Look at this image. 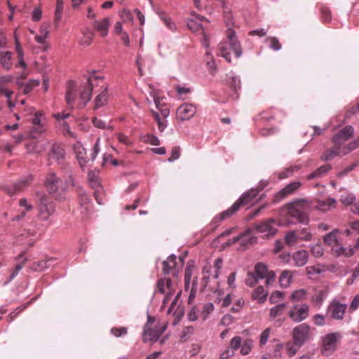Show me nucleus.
<instances>
[{
	"instance_id": "c85d7f7f",
	"label": "nucleus",
	"mask_w": 359,
	"mask_h": 359,
	"mask_svg": "<svg viewBox=\"0 0 359 359\" xmlns=\"http://www.w3.org/2000/svg\"><path fill=\"white\" fill-rule=\"evenodd\" d=\"M308 252L304 250H300L294 253L292 259L297 266H304L308 261Z\"/></svg>"
},
{
	"instance_id": "dca6fc26",
	"label": "nucleus",
	"mask_w": 359,
	"mask_h": 359,
	"mask_svg": "<svg viewBox=\"0 0 359 359\" xmlns=\"http://www.w3.org/2000/svg\"><path fill=\"white\" fill-rule=\"evenodd\" d=\"M347 305L346 304H341L337 300L334 299L332 301L327 308V313L330 314V316L336 320H342L346 309Z\"/></svg>"
},
{
	"instance_id": "79ce46f5",
	"label": "nucleus",
	"mask_w": 359,
	"mask_h": 359,
	"mask_svg": "<svg viewBox=\"0 0 359 359\" xmlns=\"http://www.w3.org/2000/svg\"><path fill=\"white\" fill-rule=\"evenodd\" d=\"M286 308V304H279L270 309L269 316L272 319L281 316Z\"/></svg>"
},
{
	"instance_id": "5701e85b",
	"label": "nucleus",
	"mask_w": 359,
	"mask_h": 359,
	"mask_svg": "<svg viewBox=\"0 0 359 359\" xmlns=\"http://www.w3.org/2000/svg\"><path fill=\"white\" fill-rule=\"evenodd\" d=\"M259 193V190L258 188L251 189L247 192L244 193L236 201V203L241 207H243L248 204H249Z\"/></svg>"
},
{
	"instance_id": "f8f14e48",
	"label": "nucleus",
	"mask_w": 359,
	"mask_h": 359,
	"mask_svg": "<svg viewBox=\"0 0 359 359\" xmlns=\"http://www.w3.org/2000/svg\"><path fill=\"white\" fill-rule=\"evenodd\" d=\"M292 336L294 341L303 346L309 339L310 327L305 323L300 324L293 329Z\"/></svg>"
},
{
	"instance_id": "aec40b11",
	"label": "nucleus",
	"mask_w": 359,
	"mask_h": 359,
	"mask_svg": "<svg viewBox=\"0 0 359 359\" xmlns=\"http://www.w3.org/2000/svg\"><path fill=\"white\" fill-rule=\"evenodd\" d=\"M151 95L154 98L156 109L160 111L159 114H161L163 118H166L170 114V109L167 104L163 102L164 97H159L156 92H151Z\"/></svg>"
},
{
	"instance_id": "58836bf2",
	"label": "nucleus",
	"mask_w": 359,
	"mask_h": 359,
	"mask_svg": "<svg viewBox=\"0 0 359 359\" xmlns=\"http://www.w3.org/2000/svg\"><path fill=\"white\" fill-rule=\"evenodd\" d=\"M150 112L152 117L157 123L158 129L160 132H163L167 127L166 121L163 120L164 118L161 116V114L158 113L157 111L151 109Z\"/></svg>"
},
{
	"instance_id": "774afa93",
	"label": "nucleus",
	"mask_w": 359,
	"mask_h": 359,
	"mask_svg": "<svg viewBox=\"0 0 359 359\" xmlns=\"http://www.w3.org/2000/svg\"><path fill=\"white\" fill-rule=\"evenodd\" d=\"M116 137L118 142L125 145L131 146L133 144V142L129 139V137L123 133H118Z\"/></svg>"
},
{
	"instance_id": "bf43d9fd",
	"label": "nucleus",
	"mask_w": 359,
	"mask_h": 359,
	"mask_svg": "<svg viewBox=\"0 0 359 359\" xmlns=\"http://www.w3.org/2000/svg\"><path fill=\"white\" fill-rule=\"evenodd\" d=\"M11 137L13 140L15 145H18L22 143L26 138L25 135L22 133H11Z\"/></svg>"
},
{
	"instance_id": "e2e57ef3",
	"label": "nucleus",
	"mask_w": 359,
	"mask_h": 359,
	"mask_svg": "<svg viewBox=\"0 0 359 359\" xmlns=\"http://www.w3.org/2000/svg\"><path fill=\"white\" fill-rule=\"evenodd\" d=\"M297 238L298 235H297L294 232L291 231L285 235V241L287 245H292Z\"/></svg>"
},
{
	"instance_id": "a211bd4d",
	"label": "nucleus",
	"mask_w": 359,
	"mask_h": 359,
	"mask_svg": "<svg viewBox=\"0 0 359 359\" xmlns=\"http://www.w3.org/2000/svg\"><path fill=\"white\" fill-rule=\"evenodd\" d=\"M354 133V128L351 126H346L344 128L340 129L337 133L332 137V142L337 143L338 145L340 142H346L350 138H351Z\"/></svg>"
},
{
	"instance_id": "6e6552de",
	"label": "nucleus",
	"mask_w": 359,
	"mask_h": 359,
	"mask_svg": "<svg viewBox=\"0 0 359 359\" xmlns=\"http://www.w3.org/2000/svg\"><path fill=\"white\" fill-rule=\"evenodd\" d=\"M55 212V205L52 200L46 194L39 199V215L41 219L47 220Z\"/></svg>"
},
{
	"instance_id": "13d9d810",
	"label": "nucleus",
	"mask_w": 359,
	"mask_h": 359,
	"mask_svg": "<svg viewBox=\"0 0 359 359\" xmlns=\"http://www.w3.org/2000/svg\"><path fill=\"white\" fill-rule=\"evenodd\" d=\"M39 85V81L38 80H31L24 86L23 93L25 94H29L34 87Z\"/></svg>"
},
{
	"instance_id": "c03bdc74",
	"label": "nucleus",
	"mask_w": 359,
	"mask_h": 359,
	"mask_svg": "<svg viewBox=\"0 0 359 359\" xmlns=\"http://www.w3.org/2000/svg\"><path fill=\"white\" fill-rule=\"evenodd\" d=\"M269 271L266 265L262 263H258L255 266V271L253 272L259 279H264L267 275Z\"/></svg>"
},
{
	"instance_id": "4c0bfd02",
	"label": "nucleus",
	"mask_w": 359,
	"mask_h": 359,
	"mask_svg": "<svg viewBox=\"0 0 359 359\" xmlns=\"http://www.w3.org/2000/svg\"><path fill=\"white\" fill-rule=\"evenodd\" d=\"M35 138L36 136L32 137V139L25 144L28 152L39 153L43 150L44 148L39 144Z\"/></svg>"
},
{
	"instance_id": "ea45409f",
	"label": "nucleus",
	"mask_w": 359,
	"mask_h": 359,
	"mask_svg": "<svg viewBox=\"0 0 359 359\" xmlns=\"http://www.w3.org/2000/svg\"><path fill=\"white\" fill-rule=\"evenodd\" d=\"M107 88H104L103 91L100 93L95 100V109H97L100 107L104 106L107 102Z\"/></svg>"
},
{
	"instance_id": "c756f323",
	"label": "nucleus",
	"mask_w": 359,
	"mask_h": 359,
	"mask_svg": "<svg viewBox=\"0 0 359 359\" xmlns=\"http://www.w3.org/2000/svg\"><path fill=\"white\" fill-rule=\"evenodd\" d=\"M172 280L170 278H161L156 283V291L161 294H165L168 290V292L172 290Z\"/></svg>"
},
{
	"instance_id": "a19ab883",
	"label": "nucleus",
	"mask_w": 359,
	"mask_h": 359,
	"mask_svg": "<svg viewBox=\"0 0 359 359\" xmlns=\"http://www.w3.org/2000/svg\"><path fill=\"white\" fill-rule=\"evenodd\" d=\"M301 346H302V345L297 344V342L293 340L288 341L285 344L286 353L290 357H292L297 353Z\"/></svg>"
},
{
	"instance_id": "0eeeda50",
	"label": "nucleus",
	"mask_w": 359,
	"mask_h": 359,
	"mask_svg": "<svg viewBox=\"0 0 359 359\" xmlns=\"http://www.w3.org/2000/svg\"><path fill=\"white\" fill-rule=\"evenodd\" d=\"M341 338L339 332H332L322 338L321 353L324 355H331L337 348V341Z\"/></svg>"
},
{
	"instance_id": "f257e3e1",
	"label": "nucleus",
	"mask_w": 359,
	"mask_h": 359,
	"mask_svg": "<svg viewBox=\"0 0 359 359\" xmlns=\"http://www.w3.org/2000/svg\"><path fill=\"white\" fill-rule=\"evenodd\" d=\"M242 53V47L234 30L229 27L226 32V39L218 44L217 55L224 57L228 62H231L232 57L237 59Z\"/></svg>"
},
{
	"instance_id": "3c124183",
	"label": "nucleus",
	"mask_w": 359,
	"mask_h": 359,
	"mask_svg": "<svg viewBox=\"0 0 359 359\" xmlns=\"http://www.w3.org/2000/svg\"><path fill=\"white\" fill-rule=\"evenodd\" d=\"M259 280L258 277L253 272H250L247 274L245 283L252 287L258 283Z\"/></svg>"
},
{
	"instance_id": "052dcab7",
	"label": "nucleus",
	"mask_w": 359,
	"mask_h": 359,
	"mask_svg": "<svg viewBox=\"0 0 359 359\" xmlns=\"http://www.w3.org/2000/svg\"><path fill=\"white\" fill-rule=\"evenodd\" d=\"M127 328L125 327H113L111 330V333L116 337H120L127 334Z\"/></svg>"
},
{
	"instance_id": "4d7b16f0",
	"label": "nucleus",
	"mask_w": 359,
	"mask_h": 359,
	"mask_svg": "<svg viewBox=\"0 0 359 359\" xmlns=\"http://www.w3.org/2000/svg\"><path fill=\"white\" fill-rule=\"evenodd\" d=\"M284 299V294L279 291H275L272 292L269 297V302L271 304H276L279 300Z\"/></svg>"
},
{
	"instance_id": "2f4dec72",
	"label": "nucleus",
	"mask_w": 359,
	"mask_h": 359,
	"mask_svg": "<svg viewBox=\"0 0 359 359\" xmlns=\"http://www.w3.org/2000/svg\"><path fill=\"white\" fill-rule=\"evenodd\" d=\"M64 156L65 151L61 146L58 144L53 145L50 153V156L52 158L55 159L59 163H61L64 160Z\"/></svg>"
},
{
	"instance_id": "49530a36",
	"label": "nucleus",
	"mask_w": 359,
	"mask_h": 359,
	"mask_svg": "<svg viewBox=\"0 0 359 359\" xmlns=\"http://www.w3.org/2000/svg\"><path fill=\"white\" fill-rule=\"evenodd\" d=\"M306 292L304 289L297 290L294 291L291 296L290 299L294 302H299L306 299Z\"/></svg>"
},
{
	"instance_id": "4be33fe9",
	"label": "nucleus",
	"mask_w": 359,
	"mask_h": 359,
	"mask_svg": "<svg viewBox=\"0 0 359 359\" xmlns=\"http://www.w3.org/2000/svg\"><path fill=\"white\" fill-rule=\"evenodd\" d=\"M204 21L208 22V20L205 17L200 15L194 17V15H193V18L188 19L187 26L192 32L201 31V33H203L201 22Z\"/></svg>"
},
{
	"instance_id": "20e7f679",
	"label": "nucleus",
	"mask_w": 359,
	"mask_h": 359,
	"mask_svg": "<svg viewBox=\"0 0 359 359\" xmlns=\"http://www.w3.org/2000/svg\"><path fill=\"white\" fill-rule=\"evenodd\" d=\"M257 238L255 236L252 230L248 229L238 236H235L231 239H229L226 243V246L238 244L241 247H247L248 245H253L257 244Z\"/></svg>"
},
{
	"instance_id": "338daca9",
	"label": "nucleus",
	"mask_w": 359,
	"mask_h": 359,
	"mask_svg": "<svg viewBox=\"0 0 359 359\" xmlns=\"http://www.w3.org/2000/svg\"><path fill=\"white\" fill-rule=\"evenodd\" d=\"M48 267L46 261H39L34 262L32 266V269L34 271H43Z\"/></svg>"
},
{
	"instance_id": "8fccbe9b",
	"label": "nucleus",
	"mask_w": 359,
	"mask_h": 359,
	"mask_svg": "<svg viewBox=\"0 0 359 359\" xmlns=\"http://www.w3.org/2000/svg\"><path fill=\"white\" fill-rule=\"evenodd\" d=\"M355 199V196L353 194L344 193L343 194L341 195L340 201L343 204L348 205L352 204L354 202Z\"/></svg>"
},
{
	"instance_id": "f704fd0d",
	"label": "nucleus",
	"mask_w": 359,
	"mask_h": 359,
	"mask_svg": "<svg viewBox=\"0 0 359 359\" xmlns=\"http://www.w3.org/2000/svg\"><path fill=\"white\" fill-rule=\"evenodd\" d=\"M330 169H331L330 165H329V164L323 165L320 166V168H318V169H316L313 172H311V174H309L307 176V180H313L316 178L320 177L324 174L327 172Z\"/></svg>"
},
{
	"instance_id": "603ef678",
	"label": "nucleus",
	"mask_w": 359,
	"mask_h": 359,
	"mask_svg": "<svg viewBox=\"0 0 359 359\" xmlns=\"http://www.w3.org/2000/svg\"><path fill=\"white\" fill-rule=\"evenodd\" d=\"M266 41L269 43V46L274 50H279L282 47L281 43L276 37H268Z\"/></svg>"
},
{
	"instance_id": "4468645a",
	"label": "nucleus",
	"mask_w": 359,
	"mask_h": 359,
	"mask_svg": "<svg viewBox=\"0 0 359 359\" xmlns=\"http://www.w3.org/2000/svg\"><path fill=\"white\" fill-rule=\"evenodd\" d=\"M33 175H27L21 177L11 188H7V193L11 195L17 194L27 189L33 181Z\"/></svg>"
},
{
	"instance_id": "0e129e2a",
	"label": "nucleus",
	"mask_w": 359,
	"mask_h": 359,
	"mask_svg": "<svg viewBox=\"0 0 359 359\" xmlns=\"http://www.w3.org/2000/svg\"><path fill=\"white\" fill-rule=\"evenodd\" d=\"M191 276H192V269L191 267L187 266L185 269V272H184V284H185L186 289H188V287L189 286Z\"/></svg>"
},
{
	"instance_id": "9b49d317",
	"label": "nucleus",
	"mask_w": 359,
	"mask_h": 359,
	"mask_svg": "<svg viewBox=\"0 0 359 359\" xmlns=\"http://www.w3.org/2000/svg\"><path fill=\"white\" fill-rule=\"evenodd\" d=\"M97 79V76H92L88 78L87 83L80 86L79 102V104L84 107L90 101L91 93L94 86V81Z\"/></svg>"
},
{
	"instance_id": "6ab92c4d",
	"label": "nucleus",
	"mask_w": 359,
	"mask_h": 359,
	"mask_svg": "<svg viewBox=\"0 0 359 359\" xmlns=\"http://www.w3.org/2000/svg\"><path fill=\"white\" fill-rule=\"evenodd\" d=\"M241 209V207L235 202L229 208L216 215L212 220L211 224L216 226L224 219L230 218Z\"/></svg>"
},
{
	"instance_id": "6e6d98bb",
	"label": "nucleus",
	"mask_w": 359,
	"mask_h": 359,
	"mask_svg": "<svg viewBox=\"0 0 359 359\" xmlns=\"http://www.w3.org/2000/svg\"><path fill=\"white\" fill-rule=\"evenodd\" d=\"M321 18L324 23H328L332 20L331 13L326 7H322L320 9Z\"/></svg>"
},
{
	"instance_id": "473e14b6",
	"label": "nucleus",
	"mask_w": 359,
	"mask_h": 359,
	"mask_svg": "<svg viewBox=\"0 0 359 359\" xmlns=\"http://www.w3.org/2000/svg\"><path fill=\"white\" fill-rule=\"evenodd\" d=\"M336 204V200L334 198H329L326 201L316 200V208L322 211H327L332 208H334Z\"/></svg>"
},
{
	"instance_id": "412c9836",
	"label": "nucleus",
	"mask_w": 359,
	"mask_h": 359,
	"mask_svg": "<svg viewBox=\"0 0 359 359\" xmlns=\"http://www.w3.org/2000/svg\"><path fill=\"white\" fill-rule=\"evenodd\" d=\"M275 223L274 219H269L256 226V231L259 233H265V236H273L276 233V229L272 225Z\"/></svg>"
},
{
	"instance_id": "c9c22d12",
	"label": "nucleus",
	"mask_w": 359,
	"mask_h": 359,
	"mask_svg": "<svg viewBox=\"0 0 359 359\" xmlns=\"http://www.w3.org/2000/svg\"><path fill=\"white\" fill-rule=\"evenodd\" d=\"M268 292L264 290L263 286H259L253 292L252 298L253 299H257L259 303H263L266 301Z\"/></svg>"
},
{
	"instance_id": "7c9ffc66",
	"label": "nucleus",
	"mask_w": 359,
	"mask_h": 359,
	"mask_svg": "<svg viewBox=\"0 0 359 359\" xmlns=\"http://www.w3.org/2000/svg\"><path fill=\"white\" fill-rule=\"evenodd\" d=\"M19 205L23 209L19 215H16L13 218V220L15 221H20L23 219L26 216L27 212H29L33 209V206L27 203L26 198H21L19 201Z\"/></svg>"
},
{
	"instance_id": "ddd939ff",
	"label": "nucleus",
	"mask_w": 359,
	"mask_h": 359,
	"mask_svg": "<svg viewBox=\"0 0 359 359\" xmlns=\"http://www.w3.org/2000/svg\"><path fill=\"white\" fill-rule=\"evenodd\" d=\"M302 182L299 181H294L290 183L275 194L273 202L274 203H277L288 196L293 194L302 187Z\"/></svg>"
},
{
	"instance_id": "9d476101",
	"label": "nucleus",
	"mask_w": 359,
	"mask_h": 359,
	"mask_svg": "<svg viewBox=\"0 0 359 359\" xmlns=\"http://www.w3.org/2000/svg\"><path fill=\"white\" fill-rule=\"evenodd\" d=\"M167 323L161 327L156 326L154 328L148 327V325H144L142 333V341L146 343L150 341H157L161 334L167 329Z\"/></svg>"
},
{
	"instance_id": "423d86ee",
	"label": "nucleus",
	"mask_w": 359,
	"mask_h": 359,
	"mask_svg": "<svg viewBox=\"0 0 359 359\" xmlns=\"http://www.w3.org/2000/svg\"><path fill=\"white\" fill-rule=\"evenodd\" d=\"M309 306L307 304H296L290 308L287 315L292 321L300 323L308 318Z\"/></svg>"
},
{
	"instance_id": "b1692460",
	"label": "nucleus",
	"mask_w": 359,
	"mask_h": 359,
	"mask_svg": "<svg viewBox=\"0 0 359 359\" xmlns=\"http://www.w3.org/2000/svg\"><path fill=\"white\" fill-rule=\"evenodd\" d=\"M109 25V18H104L101 20H95L93 22V27L100 33L101 36L104 37L108 34Z\"/></svg>"
},
{
	"instance_id": "cd10ccee",
	"label": "nucleus",
	"mask_w": 359,
	"mask_h": 359,
	"mask_svg": "<svg viewBox=\"0 0 359 359\" xmlns=\"http://www.w3.org/2000/svg\"><path fill=\"white\" fill-rule=\"evenodd\" d=\"M62 182L61 184V190L62 191H66L70 187H72L74 186V179L72 177V169L67 168V170L65 171L62 176Z\"/></svg>"
},
{
	"instance_id": "37998d69",
	"label": "nucleus",
	"mask_w": 359,
	"mask_h": 359,
	"mask_svg": "<svg viewBox=\"0 0 359 359\" xmlns=\"http://www.w3.org/2000/svg\"><path fill=\"white\" fill-rule=\"evenodd\" d=\"M23 257L24 253H22L17 257L18 261H20L21 259H22V261L17 264L14 271L11 273L8 282H11L18 274L19 271L22 269L24 263L27 260V258H23Z\"/></svg>"
},
{
	"instance_id": "1a4fd4ad",
	"label": "nucleus",
	"mask_w": 359,
	"mask_h": 359,
	"mask_svg": "<svg viewBox=\"0 0 359 359\" xmlns=\"http://www.w3.org/2000/svg\"><path fill=\"white\" fill-rule=\"evenodd\" d=\"M31 122L33 126L30 130L31 137H34L35 134L41 135L46 130V119L42 111H37L34 114Z\"/></svg>"
},
{
	"instance_id": "864d4df0",
	"label": "nucleus",
	"mask_w": 359,
	"mask_h": 359,
	"mask_svg": "<svg viewBox=\"0 0 359 359\" xmlns=\"http://www.w3.org/2000/svg\"><path fill=\"white\" fill-rule=\"evenodd\" d=\"M241 346V353L243 355H248L251 351L252 346V341L250 339H247L243 343V344Z\"/></svg>"
},
{
	"instance_id": "5fc2aeb1",
	"label": "nucleus",
	"mask_w": 359,
	"mask_h": 359,
	"mask_svg": "<svg viewBox=\"0 0 359 359\" xmlns=\"http://www.w3.org/2000/svg\"><path fill=\"white\" fill-rule=\"evenodd\" d=\"M63 0H57L55 18V20L57 21H59L62 18V13L63 11Z\"/></svg>"
},
{
	"instance_id": "72a5a7b5",
	"label": "nucleus",
	"mask_w": 359,
	"mask_h": 359,
	"mask_svg": "<svg viewBox=\"0 0 359 359\" xmlns=\"http://www.w3.org/2000/svg\"><path fill=\"white\" fill-rule=\"evenodd\" d=\"M293 274L291 271L285 270L283 271L279 278L280 285L283 287H287L292 283Z\"/></svg>"
},
{
	"instance_id": "bb28decb",
	"label": "nucleus",
	"mask_w": 359,
	"mask_h": 359,
	"mask_svg": "<svg viewBox=\"0 0 359 359\" xmlns=\"http://www.w3.org/2000/svg\"><path fill=\"white\" fill-rule=\"evenodd\" d=\"M339 234V231L337 229H334L332 232L325 236L323 237V241L325 245L330 247H334L336 245H341L340 243Z\"/></svg>"
},
{
	"instance_id": "a878e982",
	"label": "nucleus",
	"mask_w": 359,
	"mask_h": 359,
	"mask_svg": "<svg viewBox=\"0 0 359 359\" xmlns=\"http://www.w3.org/2000/svg\"><path fill=\"white\" fill-rule=\"evenodd\" d=\"M76 86L74 81H69L68 82L65 99L67 104L71 107H72L76 98Z\"/></svg>"
},
{
	"instance_id": "a18cd8bd",
	"label": "nucleus",
	"mask_w": 359,
	"mask_h": 359,
	"mask_svg": "<svg viewBox=\"0 0 359 359\" xmlns=\"http://www.w3.org/2000/svg\"><path fill=\"white\" fill-rule=\"evenodd\" d=\"M332 254L336 257L345 255L346 257H351L353 255V248H332Z\"/></svg>"
},
{
	"instance_id": "de8ad7c7",
	"label": "nucleus",
	"mask_w": 359,
	"mask_h": 359,
	"mask_svg": "<svg viewBox=\"0 0 359 359\" xmlns=\"http://www.w3.org/2000/svg\"><path fill=\"white\" fill-rule=\"evenodd\" d=\"M214 308L215 307L212 303H207L204 305L201 314V317L203 321L205 320L208 318L209 314L214 311Z\"/></svg>"
},
{
	"instance_id": "680f3d73",
	"label": "nucleus",
	"mask_w": 359,
	"mask_h": 359,
	"mask_svg": "<svg viewBox=\"0 0 359 359\" xmlns=\"http://www.w3.org/2000/svg\"><path fill=\"white\" fill-rule=\"evenodd\" d=\"M144 142L149 144H151L152 145H159L160 141L158 138L152 135V134H147L144 136Z\"/></svg>"
},
{
	"instance_id": "e433bc0d",
	"label": "nucleus",
	"mask_w": 359,
	"mask_h": 359,
	"mask_svg": "<svg viewBox=\"0 0 359 359\" xmlns=\"http://www.w3.org/2000/svg\"><path fill=\"white\" fill-rule=\"evenodd\" d=\"M15 50L17 53V57L18 60L16 67H21L24 69H25L27 65L24 60V51L20 43L17 40L15 41Z\"/></svg>"
},
{
	"instance_id": "69168bd1",
	"label": "nucleus",
	"mask_w": 359,
	"mask_h": 359,
	"mask_svg": "<svg viewBox=\"0 0 359 359\" xmlns=\"http://www.w3.org/2000/svg\"><path fill=\"white\" fill-rule=\"evenodd\" d=\"M180 156V147L175 146L172 147L170 156L168 158V161L172 162L178 159Z\"/></svg>"
},
{
	"instance_id": "09e8293b",
	"label": "nucleus",
	"mask_w": 359,
	"mask_h": 359,
	"mask_svg": "<svg viewBox=\"0 0 359 359\" xmlns=\"http://www.w3.org/2000/svg\"><path fill=\"white\" fill-rule=\"evenodd\" d=\"M300 168L299 166L295 165L287 168L285 170L279 173V179H285L291 177L293 173Z\"/></svg>"
},
{
	"instance_id": "2eb2a0df",
	"label": "nucleus",
	"mask_w": 359,
	"mask_h": 359,
	"mask_svg": "<svg viewBox=\"0 0 359 359\" xmlns=\"http://www.w3.org/2000/svg\"><path fill=\"white\" fill-rule=\"evenodd\" d=\"M62 180L55 173L48 172L45 178L44 185L47 191L51 194L57 193L59 188L61 189Z\"/></svg>"
},
{
	"instance_id": "f3484780",
	"label": "nucleus",
	"mask_w": 359,
	"mask_h": 359,
	"mask_svg": "<svg viewBox=\"0 0 359 359\" xmlns=\"http://www.w3.org/2000/svg\"><path fill=\"white\" fill-rule=\"evenodd\" d=\"M196 112V108L194 105L185 103L180 105L176 111L177 118L181 121H184L191 118Z\"/></svg>"
},
{
	"instance_id": "39448f33",
	"label": "nucleus",
	"mask_w": 359,
	"mask_h": 359,
	"mask_svg": "<svg viewBox=\"0 0 359 359\" xmlns=\"http://www.w3.org/2000/svg\"><path fill=\"white\" fill-rule=\"evenodd\" d=\"M184 257H179V262H177V257L175 255H170L166 260L163 261V273L165 275L171 274L173 276H177L180 270L184 264Z\"/></svg>"
},
{
	"instance_id": "7ed1b4c3",
	"label": "nucleus",
	"mask_w": 359,
	"mask_h": 359,
	"mask_svg": "<svg viewBox=\"0 0 359 359\" xmlns=\"http://www.w3.org/2000/svg\"><path fill=\"white\" fill-rule=\"evenodd\" d=\"M332 144L333 146L323 154L321 156L322 160L330 161L336 156H342L355 150L359 147V137L347 144L345 142H340L339 145L337 143Z\"/></svg>"
},
{
	"instance_id": "393cba45",
	"label": "nucleus",
	"mask_w": 359,
	"mask_h": 359,
	"mask_svg": "<svg viewBox=\"0 0 359 359\" xmlns=\"http://www.w3.org/2000/svg\"><path fill=\"white\" fill-rule=\"evenodd\" d=\"M13 53L11 51H0V67L5 71H10L13 67Z\"/></svg>"
},
{
	"instance_id": "f03ea898",
	"label": "nucleus",
	"mask_w": 359,
	"mask_h": 359,
	"mask_svg": "<svg viewBox=\"0 0 359 359\" xmlns=\"http://www.w3.org/2000/svg\"><path fill=\"white\" fill-rule=\"evenodd\" d=\"M312 206L308 199H297L284 206V210L290 217L295 219L299 223H307L309 217L307 212Z\"/></svg>"
}]
</instances>
